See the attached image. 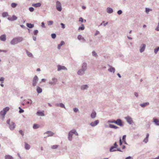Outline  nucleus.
<instances>
[{
	"instance_id": "1",
	"label": "nucleus",
	"mask_w": 159,
	"mask_h": 159,
	"mask_svg": "<svg viewBox=\"0 0 159 159\" xmlns=\"http://www.w3.org/2000/svg\"><path fill=\"white\" fill-rule=\"evenodd\" d=\"M87 64L86 63H84L82 66V69L81 70H79L78 72V74L79 75H82L84 73V71L87 68Z\"/></svg>"
},
{
	"instance_id": "2",
	"label": "nucleus",
	"mask_w": 159,
	"mask_h": 159,
	"mask_svg": "<svg viewBox=\"0 0 159 159\" xmlns=\"http://www.w3.org/2000/svg\"><path fill=\"white\" fill-rule=\"evenodd\" d=\"M9 107H6L5 108H4L3 111H1L0 112V114L2 116V117L3 118H4V116L5 114H6V113L7 111H9Z\"/></svg>"
},
{
	"instance_id": "3",
	"label": "nucleus",
	"mask_w": 159,
	"mask_h": 159,
	"mask_svg": "<svg viewBox=\"0 0 159 159\" xmlns=\"http://www.w3.org/2000/svg\"><path fill=\"white\" fill-rule=\"evenodd\" d=\"M56 9L59 11H61L62 10V7L61 3L59 1L56 2Z\"/></svg>"
},
{
	"instance_id": "4",
	"label": "nucleus",
	"mask_w": 159,
	"mask_h": 159,
	"mask_svg": "<svg viewBox=\"0 0 159 159\" xmlns=\"http://www.w3.org/2000/svg\"><path fill=\"white\" fill-rule=\"evenodd\" d=\"M38 80V77L35 75L34 78L33 82H32V84L34 86H35L36 85V84L37 83V82Z\"/></svg>"
},
{
	"instance_id": "5",
	"label": "nucleus",
	"mask_w": 159,
	"mask_h": 159,
	"mask_svg": "<svg viewBox=\"0 0 159 159\" xmlns=\"http://www.w3.org/2000/svg\"><path fill=\"white\" fill-rule=\"evenodd\" d=\"M17 19V17L15 15H13L12 17H8L7 19L10 21H13L16 20Z\"/></svg>"
},
{
	"instance_id": "6",
	"label": "nucleus",
	"mask_w": 159,
	"mask_h": 159,
	"mask_svg": "<svg viewBox=\"0 0 159 159\" xmlns=\"http://www.w3.org/2000/svg\"><path fill=\"white\" fill-rule=\"evenodd\" d=\"M99 123V120H97L94 122H93L91 123L90 125L94 127L97 125Z\"/></svg>"
},
{
	"instance_id": "7",
	"label": "nucleus",
	"mask_w": 159,
	"mask_h": 159,
	"mask_svg": "<svg viewBox=\"0 0 159 159\" xmlns=\"http://www.w3.org/2000/svg\"><path fill=\"white\" fill-rule=\"evenodd\" d=\"M115 123L117 125L120 126H122L123 125L122 122L121 120L120 119H117L115 122Z\"/></svg>"
},
{
	"instance_id": "8",
	"label": "nucleus",
	"mask_w": 159,
	"mask_h": 159,
	"mask_svg": "<svg viewBox=\"0 0 159 159\" xmlns=\"http://www.w3.org/2000/svg\"><path fill=\"white\" fill-rule=\"evenodd\" d=\"M57 82V79L55 78H53L52 79L51 81L49 82V84H54L56 83Z\"/></svg>"
},
{
	"instance_id": "9",
	"label": "nucleus",
	"mask_w": 159,
	"mask_h": 159,
	"mask_svg": "<svg viewBox=\"0 0 159 159\" xmlns=\"http://www.w3.org/2000/svg\"><path fill=\"white\" fill-rule=\"evenodd\" d=\"M126 119L127 122L129 124H131L133 123V121L132 119L129 116H127L126 117Z\"/></svg>"
},
{
	"instance_id": "10",
	"label": "nucleus",
	"mask_w": 159,
	"mask_h": 159,
	"mask_svg": "<svg viewBox=\"0 0 159 159\" xmlns=\"http://www.w3.org/2000/svg\"><path fill=\"white\" fill-rule=\"evenodd\" d=\"M62 70H67L66 68L65 67L63 66H61L60 65H58L57 66V70L58 71H60Z\"/></svg>"
},
{
	"instance_id": "11",
	"label": "nucleus",
	"mask_w": 159,
	"mask_h": 159,
	"mask_svg": "<svg viewBox=\"0 0 159 159\" xmlns=\"http://www.w3.org/2000/svg\"><path fill=\"white\" fill-rule=\"evenodd\" d=\"M107 11L108 13L111 14L113 12V11L112 8L108 7L107 9Z\"/></svg>"
},
{
	"instance_id": "12",
	"label": "nucleus",
	"mask_w": 159,
	"mask_h": 159,
	"mask_svg": "<svg viewBox=\"0 0 159 159\" xmlns=\"http://www.w3.org/2000/svg\"><path fill=\"white\" fill-rule=\"evenodd\" d=\"M15 127V125L14 123L11 122L10 124L9 127L11 129H13Z\"/></svg>"
},
{
	"instance_id": "13",
	"label": "nucleus",
	"mask_w": 159,
	"mask_h": 159,
	"mask_svg": "<svg viewBox=\"0 0 159 159\" xmlns=\"http://www.w3.org/2000/svg\"><path fill=\"white\" fill-rule=\"evenodd\" d=\"M41 5V4L40 3L38 2L36 3L32 4V6L34 7H40Z\"/></svg>"
},
{
	"instance_id": "14",
	"label": "nucleus",
	"mask_w": 159,
	"mask_h": 159,
	"mask_svg": "<svg viewBox=\"0 0 159 159\" xmlns=\"http://www.w3.org/2000/svg\"><path fill=\"white\" fill-rule=\"evenodd\" d=\"M153 122L155 123V124L157 125H159V120L156 118H154Z\"/></svg>"
},
{
	"instance_id": "15",
	"label": "nucleus",
	"mask_w": 159,
	"mask_h": 159,
	"mask_svg": "<svg viewBox=\"0 0 159 159\" xmlns=\"http://www.w3.org/2000/svg\"><path fill=\"white\" fill-rule=\"evenodd\" d=\"M73 134V133H72L71 131H70L69 133L68 139L70 140H71L72 139Z\"/></svg>"
},
{
	"instance_id": "16",
	"label": "nucleus",
	"mask_w": 159,
	"mask_h": 159,
	"mask_svg": "<svg viewBox=\"0 0 159 159\" xmlns=\"http://www.w3.org/2000/svg\"><path fill=\"white\" fill-rule=\"evenodd\" d=\"M116 148L115 147H111L110 148V152H114L116 151Z\"/></svg>"
},
{
	"instance_id": "17",
	"label": "nucleus",
	"mask_w": 159,
	"mask_h": 159,
	"mask_svg": "<svg viewBox=\"0 0 159 159\" xmlns=\"http://www.w3.org/2000/svg\"><path fill=\"white\" fill-rule=\"evenodd\" d=\"M26 25H27V26L28 27H29L30 28H32L34 27V25L32 24L31 23H27L26 24Z\"/></svg>"
},
{
	"instance_id": "18",
	"label": "nucleus",
	"mask_w": 159,
	"mask_h": 159,
	"mask_svg": "<svg viewBox=\"0 0 159 159\" xmlns=\"http://www.w3.org/2000/svg\"><path fill=\"white\" fill-rule=\"evenodd\" d=\"M37 114L39 116H44V111H38L37 113Z\"/></svg>"
},
{
	"instance_id": "19",
	"label": "nucleus",
	"mask_w": 159,
	"mask_h": 159,
	"mask_svg": "<svg viewBox=\"0 0 159 159\" xmlns=\"http://www.w3.org/2000/svg\"><path fill=\"white\" fill-rule=\"evenodd\" d=\"M45 134H48V136H52L54 133H53L52 132L50 131H47L45 133Z\"/></svg>"
},
{
	"instance_id": "20",
	"label": "nucleus",
	"mask_w": 159,
	"mask_h": 159,
	"mask_svg": "<svg viewBox=\"0 0 159 159\" xmlns=\"http://www.w3.org/2000/svg\"><path fill=\"white\" fill-rule=\"evenodd\" d=\"M149 136V134H147L146 135V138L143 140L144 142L145 143H147L148 142Z\"/></svg>"
},
{
	"instance_id": "21",
	"label": "nucleus",
	"mask_w": 159,
	"mask_h": 159,
	"mask_svg": "<svg viewBox=\"0 0 159 159\" xmlns=\"http://www.w3.org/2000/svg\"><path fill=\"white\" fill-rule=\"evenodd\" d=\"M145 46L146 45L145 44H143V47L140 49V52H142L144 51L145 48Z\"/></svg>"
},
{
	"instance_id": "22",
	"label": "nucleus",
	"mask_w": 159,
	"mask_h": 159,
	"mask_svg": "<svg viewBox=\"0 0 159 159\" xmlns=\"http://www.w3.org/2000/svg\"><path fill=\"white\" fill-rule=\"evenodd\" d=\"M9 16L7 12H4L2 13V16L3 17H5Z\"/></svg>"
},
{
	"instance_id": "23",
	"label": "nucleus",
	"mask_w": 159,
	"mask_h": 159,
	"mask_svg": "<svg viewBox=\"0 0 159 159\" xmlns=\"http://www.w3.org/2000/svg\"><path fill=\"white\" fill-rule=\"evenodd\" d=\"M37 91L38 93H39L42 92V89L39 87L38 86L37 88Z\"/></svg>"
},
{
	"instance_id": "24",
	"label": "nucleus",
	"mask_w": 159,
	"mask_h": 159,
	"mask_svg": "<svg viewBox=\"0 0 159 159\" xmlns=\"http://www.w3.org/2000/svg\"><path fill=\"white\" fill-rule=\"evenodd\" d=\"M6 35L3 34L0 36V40H6Z\"/></svg>"
},
{
	"instance_id": "25",
	"label": "nucleus",
	"mask_w": 159,
	"mask_h": 159,
	"mask_svg": "<svg viewBox=\"0 0 159 159\" xmlns=\"http://www.w3.org/2000/svg\"><path fill=\"white\" fill-rule=\"evenodd\" d=\"M25 148L26 149H29L30 148V146L29 144H28L27 143H25Z\"/></svg>"
},
{
	"instance_id": "26",
	"label": "nucleus",
	"mask_w": 159,
	"mask_h": 159,
	"mask_svg": "<svg viewBox=\"0 0 159 159\" xmlns=\"http://www.w3.org/2000/svg\"><path fill=\"white\" fill-rule=\"evenodd\" d=\"M109 127L111 128H114L115 129H116L118 128L117 126L112 124L109 125Z\"/></svg>"
},
{
	"instance_id": "27",
	"label": "nucleus",
	"mask_w": 159,
	"mask_h": 159,
	"mask_svg": "<svg viewBox=\"0 0 159 159\" xmlns=\"http://www.w3.org/2000/svg\"><path fill=\"white\" fill-rule=\"evenodd\" d=\"M91 117L92 118H94L96 117V112H93L91 113Z\"/></svg>"
},
{
	"instance_id": "28",
	"label": "nucleus",
	"mask_w": 159,
	"mask_h": 159,
	"mask_svg": "<svg viewBox=\"0 0 159 159\" xmlns=\"http://www.w3.org/2000/svg\"><path fill=\"white\" fill-rule=\"evenodd\" d=\"M65 44V43L64 41H62L60 44H59L58 46V49H60L61 48V47L64 44Z\"/></svg>"
},
{
	"instance_id": "29",
	"label": "nucleus",
	"mask_w": 159,
	"mask_h": 159,
	"mask_svg": "<svg viewBox=\"0 0 159 159\" xmlns=\"http://www.w3.org/2000/svg\"><path fill=\"white\" fill-rule=\"evenodd\" d=\"M17 5V3L14 2L11 3V6L12 8L16 7Z\"/></svg>"
},
{
	"instance_id": "30",
	"label": "nucleus",
	"mask_w": 159,
	"mask_h": 159,
	"mask_svg": "<svg viewBox=\"0 0 159 159\" xmlns=\"http://www.w3.org/2000/svg\"><path fill=\"white\" fill-rule=\"evenodd\" d=\"M108 70L111 72H113L114 73L115 71V69L113 67H111L108 69Z\"/></svg>"
},
{
	"instance_id": "31",
	"label": "nucleus",
	"mask_w": 159,
	"mask_h": 159,
	"mask_svg": "<svg viewBox=\"0 0 159 159\" xmlns=\"http://www.w3.org/2000/svg\"><path fill=\"white\" fill-rule=\"evenodd\" d=\"M39 127V125L38 124H34L33 128L34 129H37Z\"/></svg>"
},
{
	"instance_id": "32",
	"label": "nucleus",
	"mask_w": 159,
	"mask_h": 159,
	"mask_svg": "<svg viewBox=\"0 0 159 159\" xmlns=\"http://www.w3.org/2000/svg\"><path fill=\"white\" fill-rule=\"evenodd\" d=\"M84 29V26L83 24L81 25V26H80L79 28V30H83Z\"/></svg>"
},
{
	"instance_id": "33",
	"label": "nucleus",
	"mask_w": 159,
	"mask_h": 159,
	"mask_svg": "<svg viewBox=\"0 0 159 159\" xmlns=\"http://www.w3.org/2000/svg\"><path fill=\"white\" fill-rule=\"evenodd\" d=\"M5 158L6 159H13V157L10 155H6Z\"/></svg>"
},
{
	"instance_id": "34",
	"label": "nucleus",
	"mask_w": 159,
	"mask_h": 159,
	"mask_svg": "<svg viewBox=\"0 0 159 159\" xmlns=\"http://www.w3.org/2000/svg\"><path fill=\"white\" fill-rule=\"evenodd\" d=\"M88 87V86L87 85H83L81 87V89L83 90H84L86 89Z\"/></svg>"
},
{
	"instance_id": "35",
	"label": "nucleus",
	"mask_w": 159,
	"mask_h": 159,
	"mask_svg": "<svg viewBox=\"0 0 159 159\" xmlns=\"http://www.w3.org/2000/svg\"><path fill=\"white\" fill-rule=\"evenodd\" d=\"M18 40H11V43L12 44H16L17 43Z\"/></svg>"
},
{
	"instance_id": "36",
	"label": "nucleus",
	"mask_w": 159,
	"mask_h": 159,
	"mask_svg": "<svg viewBox=\"0 0 159 159\" xmlns=\"http://www.w3.org/2000/svg\"><path fill=\"white\" fill-rule=\"evenodd\" d=\"M148 104L149 103H148L146 102L143 104H141L140 105L142 107H144Z\"/></svg>"
},
{
	"instance_id": "37",
	"label": "nucleus",
	"mask_w": 159,
	"mask_h": 159,
	"mask_svg": "<svg viewBox=\"0 0 159 159\" xmlns=\"http://www.w3.org/2000/svg\"><path fill=\"white\" fill-rule=\"evenodd\" d=\"M126 136L125 135H124L123 136L122 138V140L123 142H124L125 143H126L125 141V139H126Z\"/></svg>"
},
{
	"instance_id": "38",
	"label": "nucleus",
	"mask_w": 159,
	"mask_h": 159,
	"mask_svg": "<svg viewBox=\"0 0 159 159\" xmlns=\"http://www.w3.org/2000/svg\"><path fill=\"white\" fill-rule=\"evenodd\" d=\"M56 35L55 34L53 33L51 34L52 38L53 39H55V38L56 37Z\"/></svg>"
},
{
	"instance_id": "39",
	"label": "nucleus",
	"mask_w": 159,
	"mask_h": 159,
	"mask_svg": "<svg viewBox=\"0 0 159 159\" xmlns=\"http://www.w3.org/2000/svg\"><path fill=\"white\" fill-rule=\"evenodd\" d=\"M53 23V22L52 21H49L48 22V25H52Z\"/></svg>"
},
{
	"instance_id": "40",
	"label": "nucleus",
	"mask_w": 159,
	"mask_h": 159,
	"mask_svg": "<svg viewBox=\"0 0 159 159\" xmlns=\"http://www.w3.org/2000/svg\"><path fill=\"white\" fill-rule=\"evenodd\" d=\"M38 33V31L37 30H35L34 31V35H37Z\"/></svg>"
},
{
	"instance_id": "41",
	"label": "nucleus",
	"mask_w": 159,
	"mask_h": 159,
	"mask_svg": "<svg viewBox=\"0 0 159 159\" xmlns=\"http://www.w3.org/2000/svg\"><path fill=\"white\" fill-rule=\"evenodd\" d=\"M72 133L75 134L76 135H78V133L75 130H71Z\"/></svg>"
},
{
	"instance_id": "42",
	"label": "nucleus",
	"mask_w": 159,
	"mask_h": 159,
	"mask_svg": "<svg viewBox=\"0 0 159 159\" xmlns=\"http://www.w3.org/2000/svg\"><path fill=\"white\" fill-rule=\"evenodd\" d=\"M122 11L121 10H118L117 12V14L119 15H120L121 14H122Z\"/></svg>"
},
{
	"instance_id": "43",
	"label": "nucleus",
	"mask_w": 159,
	"mask_h": 159,
	"mask_svg": "<svg viewBox=\"0 0 159 159\" xmlns=\"http://www.w3.org/2000/svg\"><path fill=\"white\" fill-rule=\"evenodd\" d=\"M159 50V47L157 48L156 49H154V52L155 53H157V52Z\"/></svg>"
},
{
	"instance_id": "44",
	"label": "nucleus",
	"mask_w": 159,
	"mask_h": 159,
	"mask_svg": "<svg viewBox=\"0 0 159 159\" xmlns=\"http://www.w3.org/2000/svg\"><path fill=\"white\" fill-rule=\"evenodd\" d=\"M34 9L33 7H30L29 8V11L31 12H32V11H34Z\"/></svg>"
},
{
	"instance_id": "45",
	"label": "nucleus",
	"mask_w": 159,
	"mask_h": 159,
	"mask_svg": "<svg viewBox=\"0 0 159 159\" xmlns=\"http://www.w3.org/2000/svg\"><path fill=\"white\" fill-rule=\"evenodd\" d=\"M93 55L95 57H97V55L96 52L95 51H93L92 52Z\"/></svg>"
},
{
	"instance_id": "46",
	"label": "nucleus",
	"mask_w": 159,
	"mask_h": 159,
	"mask_svg": "<svg viewBox=\"0 0 159 159\" xmlns=\"http://www.w3.org/2000/svg\"><path fill=\"white\" fill-rule=\"evenodd\" d=\"M58 147V145H53L52 147V149H56Z\"/></svg>"
},
{
	"instance_id": "47",
	"label": "nucleus",
	"mask_w": 159,
	"mask_h": 159,
	"mask_svg": "<svg viewBox=\"0 0 159 159\" xmlns=\"http://www.w3.org/2000/svg\"><path fill=\"white\" fill-rule=\"evenodd\" d=\"M150 10V9L148 8H146V12L147 14H148Z\"/></svg>"
},
{
	"instance_id": "48",
	"label": "nucleus",
	"mask_w": 159,
	"mask_h": 159,
	"mask_svg": "<svg viewBox=\"0 0 159 159\" xmlns=\"http://www.w3.org/2000/svg\"><path fill=\"white\" fill-rule=\"evenodd\" d=\"M155 30L157 31H159V22L158 23V25L155 29Z\"/></svg>"
},
{
	"instance_id": "49",
	"label": "nucleus",
	"mask_w": 159,
	"mask_h": 159,
	"mask_svg": "<svg viewBox=\"0 0 159 159\" xmlns=\"http://www.w3.org/2000/svg\"><path fill=\"white\" fill-rule=\"evenodd\" d=\"M27 54L28 55L29 57H31L32 56V55L31 53H30L29 52H27Z\"/></svg>"
},
{
	"instance_id": "50",
	"label": "nucleus",
	"mask_w": 159,
	"mask_h": 159,
	"mask_svg": "<svg viewBox=\"0 0 159 159\" xmlns=\"http://www.w3.org/2000/svg\"><path fill=\"white\" fill-rule=\"evenodd\" d=\"M61 27L62 28H63V29H64L65 28V24H64L62 23H61Z\"/></svg>"
},
{
	"instance_id": "51",
	"label": "nucleus",
	"mask_w": 159,
	"mask_h": 159,
	"mask_svg": "<svg viewBox=\"0 0 159 159\" xmlns=\"http://www.w3.org/2000/svg\"><path fill=\"white\" fill-rule=\"evenodd\" d=\"M12 40H22V38H17L13 39Z\"/></svg>"
},
{
	"instance_id": "52",
	"label": "nucleus",
	"mask_w": 159,
	"mask_h": 159,
	"mask_svg": "<svg viewBox=\"0 0 159 159\" xmlns=\"http://www.w3.org/2000/svg\"><path fill=\"white\" fill-rule=\"evenodd\" d=\"M79 21L83 22L84 21L82 17H80L79 19Z\"/></svg>"
},
{
	"instance_id": "53",
	"label": "nucleus",
	"mask_w": 159,
	"mask_h": 159,
	"mask_svg": "<svg viewBox=\"0 0 159 159\" xmlns=\"http://www.w3.org/2000/svg\"><path fill=\"white\" fill-rule=\"evenodd\" d=\"M19 109H20L19 112L20 113H22L24 112V110L22 109L20 107H19Z\"/></svg>"
},
{
	"instance_id": "54",
	"label": "nucleus",
	"mask_w": 159,
	"mask_h": 159,
	"mask_svg": "<svg viewBox=\"0 0 159 159\" xmlns=\"http://www.w3.org/2000/svg\"><path fill=\"white\" fill-rule=\"evenodd\" d=\"M82 36L81 35H79L78 36L77 38L79 40H80L81 39Z\"/></svg>"
},
{
	"instance_id": "55",
	"label": "nucleus",
	"mask_w": 159,
	"mask_h": 159,
	"mask_svg": "<svg viewBox=\"0 0 159 159\" xmlns=\"http://www.w3.org/2000/svg\"><path fill=\"white\" fill-rule=\"evenodd\" d=\"M41 26L42 27H45V25H44V23L43 22H42L41 23Z\"/></svg>"
},
{
	"instance_id": "56",
	"label": "nucleus",
	"mask_w": 159,
	"mask_h": 159,
	"mask_svg": "<svg viewBox=\"0 0 159 159\" xmlns=\"http://www.w3.org/2000/svg\"><path fill=\"white\" fill-rule=\"evenodd\" d=\"M108 122H110V123H115V122H116V121L115 120H113L111 121L109 120V121H108Z\"/></svg>"
},
{
	"instance_id": "57",
	"label": "nucleus",
	"mask_w": 159,
	"mask_h": 159,
	"mask_svg": "<svg viewBox=\"0 0 159 159\" xmlns=\"http://www.w3.org/2000/svg\"><path fill=\"white\" fill-rule=\"evenodd\" d=\"M60 106L61 107H64V108H65L64 105L62 103L60 104Z\"/></svg>"
},
{
	"instance_id": "58",
	"label": "nucleus",
	"mask_w": 159,
	"mask_h": 159,
	"mask_svg": "<svg viewBox=\"0 0 159 159\" xmlns=\"http://www.w3.org/2000/svg\"><path fill=\"white\" fill-rule=\"evenodd\" d=\"M78 110V109L77 108H75L74 109V111L75 112H77Z\"/></svg>"
},
{
	"instance_id": "59",
	"label": "nucleus",
	"mask_w": 159,
	"mask_h": 159,
	"mask_svg": "<svg viewBox=\"0 0 159 159\" xmlns=\"http://www.w3.org/2000/svg\"><path fill=\"white\" fill-rule=\"evenodd\" d=\"M19 133L22 135L23 136L24 135V133H23V131L21 130H20L19 131Z\"/></svg>"
},
{
	"instance_id": "60",
	"label": "nucleus",
	"mask_w": 159,
	"mask_h": 159,
	"mask_svg": "<svg viewBox=\"0 0 159 159\" xmlns=\"http://www.w3.org/2000/svg\"><path fill=\"white\" fill-rule=\"evenodd\" d=\"M10 119H9L8 120H7V123L9 125H10V124H11V123H10Z\"/></svg>"
},
{
	"instance_id": "61",
	"label": "nucleus",
	"mask_w": 159,
	"mask_h": 159,
	"mask_svg": "<svg viewBox=\"0 0 159 159\" xmlns=\"http://www.w3.org/2000/svg\"><path fill=\"white\" fill-rule=\"evenodd\" d=\"M4 78L2 77H1L0 79V81H4Z\"/></svg>"
},
{
	"instance_id": "62",
	"label": "nucleus",
	"mask_w": 159,
	"mask_h": 159,
	"mask_svg": "<svg viewBox=\"0 0 159 159\" xmlns=\"http://www.w3.org/2000/svg\"><path fill=\"white\" fill-rule=\"evenodd\" d=\"M114 147H115L116 148H117V143H116V142H115L114 144Z\"/></svg>"
},
{
	"instance_id": "63",
	"label": "nucleus",
	"mask_w": 159,
	"mask_h": 159,
	"mask_svg": "<svg viewBox=\"0 0 159 159\" xmlns=\"http://www.w3.org/2000/svg\"><path fill=\"white\" fill-rule=\"evenodd\" d=\"M119 143H120V145L122 144V143L121 139L120 138V142H119Z\"/></svg>"
},
{
	"instance_id": "64",
	"label": "nucleus",
	"mask_w": 159,
	"mask_h": 159,
	"mask_svg": "<svg viewBox=\"0 0 159 159\" xmlns=\"http://www.w3.org/2000/svg\"><path fill=\"white\" fill-rule=\"evenodd\" d=\"M20 26L23 28H25V27L23 25H20Z\"/></svg>"
}]
</instances>
